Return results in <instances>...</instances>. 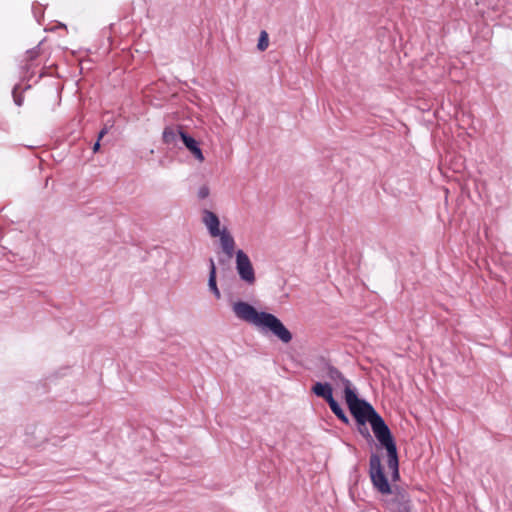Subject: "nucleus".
Returning a JSON list of instances; mask_svg holds the SVG:
<instances>
[{
  "mask_svg": "<svg viewBox=\"0 0 512 512\" xmlns=\"http://www.w3.org/2000/svg\"><path fill=\"white\" fill-rule=\"evenodd\" d=\"M181 134L185 133L174 127H166L162 135L163 142L167 145L174 146L178 139L181 138Z\"/></svg>",
  "mask_w": 512,
  "mask_h": 512,
  "instance_id": "f8f14e48",
  "label": "nucleus"
},
{
  "mask_svg": "<svg viewBox=\"0 0 512 512\" xmlns=\"http://www.w3.org/2000/svg\"><path fill=\"white\" fill-rule=\"evenodd\" d=\"M370 424L377 440L387 450L388 467L392 471V479L396 481L399 479V462L397 448L391 432L380 415L375 416Z\"/></svg>",
  "mask_w": 512,
  "mask_h": 512,
  "instance_id": "f03ea898",
  "label": "nucleus"
},
{
  "mask_svg": "<svg viewBox=\"0 0 512 512\" xmlns=\"http://www.w3.org/2000/svg\"><path fill=\"white\" fill-rule=\"evenodd\" d=\"M200 194V197L204 198L208 195V189L207 188H202L199 192Z\"/></svg>",
  "mask_w": 512,
  "mask_h": 512,
  "instance_id": "dca6fc26",
  "label": "nucleus"
},
{
  "mask_svg": "<svg viewBox=\"0 0 512 512\" xmlns=\"http://www.w3.org/2000/svg\"><path fill=\"white\" fill-rule=\"evenodd\" d=\"M369 474L372 481V484L378 492L383 495L393 494L394 489H392L389 484L381 464V459L378 455L372 454L369 461Z\"/></svg>",
  "mask_w": 512,
  "mask_h": 512,
  "instance_id": "20e7f679",
  "label": "nucleus"
},
{
  "mask_svg": "<svg viewBox=\"0 0 512 512\" xmlns=\"http://www.w3.org/2000/svg\"><path fill=\"white\" fill-rule=\"evenodd\" d=\"M221 247L228 258H231L234 253L235 241L233 237L225 230L220 233Z\"/></svg>",
  "mask_w": 512,
  "mask_h": 512,
  "instance_id": "9b49d317",
  "label": "nucleus"
},
{
  "mask_svg": "<svg viewBox=\"0 0 512 512\" xmlns=\"http://www.w3.org/2000/svg\"><path fill=\"white\" fill-rule=\"evenodd\" d=\"M181 139L186 148L194 155V157L200 162H203L204 156L201 149L198 147L197 141L187 134H181Z\"/></svg>",
  "mask_w": 512,
  "mask_h": 512,
  "instance_id": "9d476101",
  "label": "nucleus"
},
{
  "mask_svg": "<svg viewBox=\"0 0 512 512\" xmlns=\"http://www.w3.org/2000/svg\"><path fill=\"white\" fill-rule=\"evenodd\" d=\"M268 45H269V36H268V33L265 30H263L260 32L257 48L260 51H265L268 48Z\"/></svg>",
  "mask_w": 512,
  "mask_h": 512,
  "instance_id": "4468645a",
  "label": "nucleus"
},
{
  "mask_svg": "<svg viewBox=\"0 0 512 512\" xmlns=\"http://www.w3.org/2000/svg\"><path fill=\"white\" fill-rule=\"evenodd\" d=\"M325 376L330 379L335 385L342 384L344 387V396L346 395L347 388L355 389L350 380L334 366L328 365L326 368Z\"/></svg>",
  "mask_w": 512,
  "mask_h": 512,
  "instance_id": "6e6552de",
  "label": "nucleus"
},
{
  "mask_svg": "<svg viewBox=\"0 0 512 512\" xmlns=\"http://www.w3.org/2000/svg\"><path fill=\"white\" fill-rule=\"evenodd\" d=\"M202 220L212 237H218L220 235V221L215 213L209 210H204Z\"/></svg>",
  "mask_w": 512,
  "mask_h": 512,
  "instance_id": "1a4fd4ad",
  "label": "nucleus"
},
{
  "mask_svg": "<svg viewBox=\"0 0 512 512\" xmlns=\"http://www.w3.org/2000/svg\"><path fill=\"white\" fill-rule=\"evenodd\" d=\"M208 286L211 289V291L214 293L216 298H220L221 294L216 284V267L214 264L213 259H210V273H209V281Z\"/></svg>",
  "mask_w": 512,
  "mask_h": 512,
  "instance_id": "ddd939ff",
  "label": "nucleus"
},
{
  "mask_svg": "<svg viewBox=\"0 0 512 512\" xmlns=\"http://www.w3.org/2000/svg\"><path fill=\"white\" fill-rule=\"evenodd\" d=\"M107 133V128H103L99 134H98V140L96 141V143L94 144L93 146V152L96 153L99 151L100 149V140L103 138V136Z\"/></svg>",
  "mask_w": 512,
  "mask_h": 512,
  "instance_id": "2eb2a0df",
  "label": "nucleus"
},
{
  "mask_svg": "<svg viewBox=\"0 0 512 512\" xmlns=\"http://www.w3.org/2000/svg\"><path fill=\"white\" fill-rule=\"evenodd\" d=\"M311 390L317 397L323 398L328 403L331 411L340 421H342L344 424L349 423L348 417L333 397V389L330 383L316 382L312 386Z\"/></svg>",
  "mask_w": 512,
  "mask_h": 512,
  "instance_id": "39448f33",
  "label": "nucleus"
},
{
  "mask_svg": "<svg viewBox=\"0 0 512 512\" xmlns=\"http://www.w3.org/2000/svg\"><path fill=\"white\" fill-rule=\"evenodd\" d=\"M344 399L351 414L361 425H364L366 422L371 423V420H373L375 416L379 415L372 405L365 400L358 398L355 389L347 388Z\"/></svg>",
  "mask_w": 512,
  "mask_h": 512,
  "instance_id": "7ed1b4c3",
  "label": "nucleus"
},
{
  "mask_svg": "<svg viewBox=\"0 0 512 512\" xmlns=\"http://www.w3.org/2000/svg\"><path fill=\"white\" fill-rule=\"evenodd\" d=\"M236 269L240 278L248 284H254L255 272L248 255L243 250L236 252Z\"/></svg>",
  "mask_w": 512,
  "mask_h": 512,
  "instance_id": "423d86ee",
  "label": "nucleus"
},
{
  "mask_svg": "<svg viewBox=\"0 0 512 512\" xmlns=\"http://www.w3.org/2000/svg\"><path fill=\"white\" fill-rule=\"evenodd\" d=\"M232 309L237 318L256 327L267 328L283 343H289L292 340L291 332L275 315L258 312L252 305L244 301L235 302Z\"/></svg>",
  "mask_w": 512,
  "mask_h": 512,
  "instance_id": "f257e3e1",
  "label": "nucleus"
},
{
  "mask_svg": "<svg viewBox=\"0 0 512 512\" xmlns=\"http://www.w3.org/2000/svg\"><path fill=\"white\" fill-rule=\"evenodd\" d=\"M393 495V499L388 502L390 511L410 512L411 500L408 493L399 487H395Z\"/></svg>",
  "mask_w": 512,
  "mask_h": 512,
  "instance_id": "0eeeda50",
  "label": "nucleus"
}]
</instances>
